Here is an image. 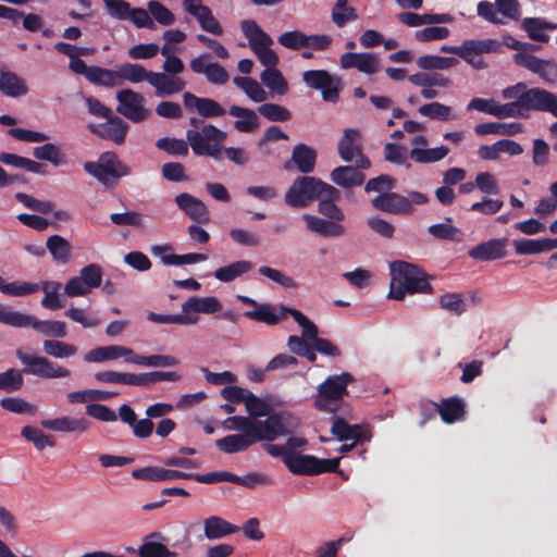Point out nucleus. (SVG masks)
<instances>
[{"instance_id": "1", "label": "nucleus", "mask_w": 557, "mask_h": 557, "mask_svg": "<svg viewBox=\"0 0 557 557\" xmlns=\"http://www.w3.org/2000/svg\"><path fill=\"white\" fill-rule=\"evenodd\" d=\"M222 425L228 431L240 433L259 434L262 432H275L281 434H289L299 426L297 417L289 412L272 413L264 420L251 419L244 416H232L226 418Z\"/></svg>"}, {"instance_id": "2", "label": "nucleus", "mask_w": 557, "mask_h": 557, "mask_svg": "<svg viewBox=\"0 0 557 557\" xmlns=\"http://www.w3.org/2000/svg\"><path fill=\"white\" fill-rule=\"evenodd\" d=\"M389 298L401 300L406 294L432 292L425 274L414 264L393 261L389 263Z\"/></svg>"}, {"instance_id": "3", "label": "nucleus", "mask_w": 557, "mask_h": 557, "mask_svg": "<svg viewBox=\"0 0 557 557\" xmlns=\"http://www.w3.org/2000/svg\"><path fill=\"white\" fill-rule=\"evenodd\" d=\"M502 97L507 100L517 99L523 112H549L557 117V95L540 87L528 88L519 82L502 90Z\"/></svg>"}, {"instance_id": "4", "label": "nucleus", "mask_w": 557, "mask_h": 557, "mask_svg": "<svg viewBox=\"0 0 557 557\" xmlns=\"http://www.w3.org/2000/svg\"><path fill=\"white\" fill-rule=\"evenodd\" d=\"M336 188L313 176L294 181L285 195V202L292 208H305L321 197H335Z\"/></svg>"}, {"instance_id": "5", "label": "nucleus", "mask_w": 557, "mask_h": 557, "mask_svg": "<svg viewBox=\"0 0 557 557\" xmlns=\"http://www.w3.org/2000/svg\"><path fill=\"white\" fill-rule=\"evenodd\" d=\"M227 134L212 124H205L199 131L188 129L186 132L187 141L197 156H208L216 160L221 158L222 143L225 141Z\"/></svg>"}, {"instance_id": "6", "label": "nucleus", "mask_w": 557, "mask_h": 557, "mask_svg": "<svg viewBox=\"0 0 557 557\" xmlns=\"http://www.w3.org/2000/svg\"><path fill=\"white\" fill-rule=\"evenodd\" d=\"M240 28L259 62L264 65L265 69L276 67L280 60L277 54L271 49V46L274 44L271 36L253 20L242 21Z\"/></svg>"}, {"instance_id": "7", "label": "nucleus", "mask_w": 557, "mask_h": 557, "mask_svg": "<svg viewBox=\"0 0 557 557\" xmlns=\"http://www.w3.org/2000/svg\"><path fill=\"white\" fill-rule=\"evenodd\" d=\"M351 381L352 376L347 372L329 376L318 386L315 408L326 412L336 411L344 396L347 395V386Z\"/></svg>"}, {"instance_id": "8", "label": "nucleus", "mask_w": 557, "mask_h": 557, "mask_svg": "<svg viewBox=\"0 0 557 557\" xmlns=\"http://www.w3.org/2000/svg\"><path fill=\"white\" fill-rule=\"evenodd\" d=\"M84 170L106 186H111L116 178L132 173L126 164L121 162L114 153L110 152L103 153L98 162H86Z\"/></svg>"}, {"instance_id": "9", "label": "nucleus", "mask_w": 557, "mask_h": 557, "mask_svg": "<svg viewBox=\"0 0 557 557\" xmlns=\"http://www.w3.org/2000/svg\"><path fill=\"white\" fill-rule=\"evenodd\" d=\"M17 359L24 364L23 372L48 380L64 379L71 375V371L47 357L29 355L22 349L16 350Z\"/></svg>"}, {"instance_id": "10", "label": "nucleus", "mask_w": 557, "mask_h": 557, "mask_svg": "<svg viewBox=\"0 0 557 557\" xmlns=\"http://www.w3.org/2000/svg\"><path fill=\"white\" fill-rule=\"evenodd\" d=\"M339 458L320 459L312 455L292 453L285 466L297 475H317L324 472H335L339 466Z\"/></svg>"}, {"instance_id": "11", "label": "nucleus", "mask_w": 557, "mask_h": 557, "mask_svg": "<svg viewBox=\"0 0 557 557\" xmlns=\"http://www.w3.org/2000/svg\"><path fill=\"white\" fill-rule=\"evenodd\" d=\"M116 112L133 123H140L151 116L146 108V98L140 92L125 88L116 92Z\"/></svg>"}, {"instance_id": "12", "label": "nucleus", "mask_w": 557, "mask_h": 557, "mask_svg": "<svg viewBox=\"0 0 557 557\" xmlns=\"http://www.w3.org/2000/svg\"><path fill=\"white\" fill-rule=\"evenodd\" d=\"M108 14L117 21H129L137 28L153 29L148 9L132 8L125 0H102Z\"/></svg>"}, {"instance_id": "13", "label": "nucleus", "mask_w": 557, "mask_h": 557, "mask_svg": "<svg viewBox=\"0 0 557 557\" xmlns=\"http://www.w3.org/2000/svg\"><path fill=\"white\" fill-rule=\"evenodd\" d=\"M285 434L275 432L253 433H236L230 434L215 441V446L225 454H236L246 451L249 447L258 442H274Z\"/></svg>"}, {"instance_id": "14", "label": "nucleus", "mask_w": 557, "mask_h": 557, "mask_svg": "<svg viewBox=\"0 0 557 557\" xmlns=\"http://www.w3.org/2000/svg\"><path fill=\"white\" fill-rule=\"evenodd\" d=\"M302 81L308 87L320 90L324 101L333 103L338 101L342 86L338 76L325 70H309L302 74Z\"/></svg>"}, {"instance_id": "15", "label": "nucleus", "mask_w": 557, "mask_h": 557, "mask_svg": "<svg viewBox=\"0 0 557 557\" xmlns=\"http://www.w3.org/2000/svg\"><path fill=\"white\" fill-rule=\"evenodd\" d=\"M502 44L496 39H471L460 45V58L476 70L486 67L481 55L485 53H498Z\"/></svg>"}, {"instance_id": "16", "label": "nucleus", "mask_w": 557, "mask_h": 557, "mask_svg": "<svg viewBox=\"0 0 557 557\" xmlns=\"http://www.w3.org/2000/svg\"><path fill=\"white\" fill-rule=\"evenodd\" d=\"M517 65L536 74L544 83L557 82V62L553 59H541L529 52H519L513 55Z\"/></svg>"}, {"instance_id": "17", "label": "nucleus", "mask_w": 557, "mask_h": 557, "mask_svg": "<svg viewBox=\"0 0 557 557\" xmlns=\"http://www.w3.org/2000/svg\"><path fill=\"white\" fill-rule=\"evenodd\" d=\"M88 129L98 137L111 140L116 145L125 141L128 132V124L113 113L103 123H89Z\"/></svg>"}, {"instance_id": "18", "label": "nucleus", "mask_w": 557, "mask_h": 557, "mask_svg": "<svg viewBox=\"0 0 557 557\" xmlns=\"http://www.w3.org/2000/svg\"><path fill=\"white\" fill-rule=\"evenodd\" d=\"M209 53H202L194 58L190 63V70L196 74H202L207 81L213 85H224L228 82L227 71L218 62L210 61Z\"/></svg>"}, {"instance_id": "19", "label": "nucleus", "mask_w": 557, "mask_h": 557, "mask_svg": "<svg viewBox=\"0 0 557 557\" xmlns=\"http://www.w3.org/2000/svg\"><path fill=\"white\" fill-rule=\"evenodd\" d=\"M344 70L356 69L366 75H374L380 71V58L373 52H346L339 58Z\"/></svg>"}, {"instance_id": "20", "label": "nucleus", "mask_w": 557, "mask_h": 557, "mask_svg": "<svg viewBox=\"0 0 557 557\" xmlns=\"http://www.w3.org/2000/svg\"><path fill=\"white\" fill-rule=\"evenodd\" d=\"M15 327H32L40 334L63 338L66 336V323L63 321L38 320L35 315L20 312Z\"/></svg>"}, {"instance_id": "21", "label": "nucleus", "mask_w": 557, "mask_h": 557, "mask_svg": "<svg viewBox=\"0 0 557 557\" xmlns=\"http://www.w3.org/2000/svg\"><path fill=\"white\" fill-rule=\"evenodd\" d=\"M371 203L377 210L397 215L410 214L413 211L409 199L396 193H382Z\"/></svg>"}, {"instance_id": "22", "label": "nucleus", "mask_w": 557, "mask_h": 557, "mask_svg": "<svg viewBox=\"0 0 557 557\" xmlns=\"http://www.w3.org/2000/svg\"><path fill=\"white\" fill-rule=\"evenodd\" d=\"M176 206L193 221L206 224L210 221L206 203L188 193L175 197Z\"/></svg>"}, {"instance_id": "23", "label": "nucleus", "mask_w": 557, "mask_h": 557, "mask_svg": "<svg viewBox=\"0 0 557 557\" xmlns=\"http://www.w3.org/2000/svg\"><path fill=\"white\" fill-rule=\"evenodd\" d=\"M222 309L221 301L214 296L196 297L191 296L182 304L183 314L195 319V324L199 318L197 313L213 314Z\"/></svg>"}, {"instance_id": "24", "label": "nucleus", "mask_w": 557, "mask_h": 557, "mask_svg": "<svg viewBox=\"0 0 557 557\" xmlns=\"http://www.w3.org/2000/svg\"><path fill=\"white\" fill-rule=\"evenodd\" d=\"M292 308L283 305H272L262 302L257 309L246 311L245 315L253 321L262 322L268 325H275L290 314Z\"/></svg>"}, {"instance_id": "25", "label": "nucleus", "mask_w": 557, "mask_h": 557, "mask_svg": "<svg viewBox=\"0 0 557 557\" xmlns=\"http://www.w3.org/2000/svg\"><path fill=\"white\" fill-rule=\"evenodd\" d=\"M183 101L187 110L195 109L205 119L219 117L226 113V110L218 101L211 98H200L188 91L183 95Z\"/></svg>"}, {"instance_id": "26", "label": "nucleus", "mask_w": 557, "mask_h": 557, "mask_svg": "<svg viewBox=\"0 0 557 557\" xmlns=\"http://www.w3.org/2000/svg\"><path fill=\"white\" fill-rule=\"evenodd\" d=\"M150 84L158 97H168L180 94L186 88V81L181 76L166 74L163 72H153L150 75Z\"/></svg>"}, {"instance_id": "27", "label": "nucleus", "mask_w": 557, "mask_h": 557, "mask_svg": "<svg viewBox=\"0 0 557 557\" xmlns=\"http://www.w3.org/2000/svg\"><path fill=\"white\" fill-rule=\"evenodd\" d=\"M132 476L137 480L162 482L171 480H188L194 478V473L182 472L178 470L164 469L160 467H145L132 471Z\"/></svg>"}, {"instance_id": "28", "label": "nucleus", "mask_w": 557, "mask_h": 557, "mask_svg": "<svg viewBox=\"0 0 557 557\" xmlns=\"http://www.w3.org/2000/svg\"><path fill=\"white\" fill-rule=\"evenodd\" d=\"M189 15L195 17L202 30L212 35L220 36L223 34V27L215 18L210 8L202 3V0L196 4H191L186 11Z\"/></svg>"}, {"instance_id": "29", "label": "nucleus", "mask_w": 557, "mask_h": 557, "mask_svg": "<svg viewBox=\"0 0 557 557\" xmlns=\"http://www.w3.org/2000/svg\"><path fill=\"white\" fill-rule=\"evenodd\" d=\"M360 150H362L361 132L358 128H345L337 144V151L342 160L351 162Z\"/></svg>"}, {"instance_id": "30", "label": "nucleus", "mask_w": 557, "mask_h": 557, "mask_svg": "<svg viewBox=\"0 0 557 557\" xmlns=\"http://www.w3.org/2000/svg\"><path fill=\"white\" fill-rule=\"evenodd\" d=\"M400 23L409 27H419L422 25L448 24L454 22V16L449 13H424L401 12L397 15Z\"/></svg>"}, {"instance_id": "31", "label": "nucleus", "mask_w": 557, "mask_h": 557, "mask_svg": "<svg viewBox=\"0 0 557 557\" xmlns=\"http://www.w3.org/2000/svg\"><path fill=\"white\" fill-rule=\"evenodd\" d=\"M164 541L165 537L161 533H150L138 547L137 555L139 557H177V553L170 550Z\"/></svg>"}, {"instance_id": "32", "label": "nucleus", "mask_w": 557, "mask_h": 557, "mask_svg": "<svg viewBox=\"0 0 557 557\" xmlns=\"http://www.w3.org/2000/svg\"><path fill=\"white\" fill-rule=\"evenodd\" d=\"M506 256V239H490L473 247L469 251V257L480 261H491L504 258Z\"/></svg>"}, {"instance_id": "33", "label": "nucleus", "mask_w": 557, "mask_h": 557, "mask_svg": "<svg viewBox=\"0 0 557 557\" xmlns=\"http://www.w3.org/2000/svg\"><path fill=\"white\" fill-rule=\"evenodd\" d=\"M302 220L307 230L324 237H341L346 233L344 225L331 220H324L308 213L302 215Z\"/></svg>"}, {"instance_id": "34", "label": "nucleus", "mask_w": 557, "mask_h": 557, "mask_svg": "<svg viewBox=\"0 0 557 557\" xmlns=\"http://www.w3.org/2000/svg\"><path fill=\"white\" fill-rule=\"evenodd\" d=\"M41 425L54 432L83 433L88 430L90 423L85 418L63 416L55 419L42 420Z\"/></svg>"}, {"instance_id": "35", "label": "nucleus", "mask_w": 557, "mask_h": 557, "mask_svg": "<svg viewBox=\"0 0 557 557\" xmlns=\"http://www.w3.org/2000/svg\"><path fill=\"white\" fill-rule=\"evenodd\" d=\"M228 114L236 117L234 128L239 133H255L260 127V119L251 109L233 104L228 109Z\"/></svg>"}, {"instance_id": "36", "label": "nucleus", "mask_w": 557, "mask_h": 557, "mask_svg": "<svg viewBox=\"0 0 557 557\" xmlns=\"http://www.w3.org/2000/svg\"><path fill=\"white\" fill-rule=\"evenodd\" d=\"M331 432L341 442L354 441V442H369L371 436L368 431L358 424H348L342 419H335Z\"/></svg>"}, {"instance_id": "37", "label": "nucleus", "mask_w": 557, "mask_h": 557, "mask_svg": "<svg viewBox=\"0 0 557 557\" xmlns=\"http://www.w3.org/2000/svg\"><path fill=\"white\" fill-rule=\"evenodd\" d=\"M239 527L232 524L219 516H210L203 520V534L207 540H220L227 535L234 534Z\"/></svg>"}, {"instance_id": "38", "label": "nucleus", "mask_w": 557, "mask_h": 557, "mask_svg": "<svg viewBox=\"0 0 557 557\" xmlns=\"http://www.w3.org/2000/svg\"><path fill=\"white\" fill-rule=\"evenodd\" d=\"M0 91L7 97L18 98L28 92V87L16 73L0 70Z\"/></svg>"}, {"instance_id": "39", "label": "nucleus", "mask_w": 557, "mask_h": 557, "mask_svg": "<svg viewBox=\"0 0 557 557\" xmlns=\"http://www.w3.org/2000/svg\"><path fill=\"white\" fill-rule=\"evenodd\" d=\"M521 27L531 40L546 44L549 40V35L545 30L556 29L557 24L542 17H525L521 22Z\"/></svg>"}, {"instance_id": "40", "label": "nucleus", "mask_w": 557, "mask_h": 557, "mask_svg": "<svg viewBox=\"0 0 557 557\" xmlns=\"http://www.w3.org/2000/svg\"><path fill=\"white\" fill-rule=\"evenodd\" d=\"M119 71V81L120 86L124 82H128L131 84H140L143 82H147L150 84L152 71L147 70L144 65L139 63H122L117 65Z\"/></svg>"}, {"instance_id": "41", "label": "nucleus", "mask_w": 557, "mask_h": 557, "mask_svg": "<svg viewBox=\"0 0 557 557\" xmlns=\"http://www.w3.org/2000/svg\"><path fill=\"white\" fill-rule=\"evenodd\" d=\"M253 264L249 260H238L230 264L218 268L214 271V277L222 283H230L250 272Z\"/></svg>"}, {"instance_id": "42", "label": "nucleus", "mask_w": 557, "mask_h": 557, "mask_svg": "<svg viewBox=\"0 0 557 557\" xmlns=\"http://www.w3.org/2000/svg\"><path fill=\"white\" fill-rule=\"evenodd\" d=\"M330 176L333 183L344 188L360 186L364 181V175L349 165L335 168Z\"/></svg>"}, {"instance_id": "43", "label": "nucleus", "mask_w": 557, "mask_h": 557, "mask_svg": "<svg viewBox=\"0 0 557 557\" xmlns=\"http://www.w3.org/2000/svg\"><path fill=\"white\" fill-rule=\"evenodd\" d=\"M21 17H23V27L28 32H37L44 24L42 18L38 14L29 13L24 15L23 12L14 8L0 4V18L16 22Z\"/></svg>"}, {"instance_id": "44", "label": "nucleus", "mask_w": 557, "mask_h": 557, "mask_svg": "<svg viewBox=\"0 0 557 557\" xmlns=\"http://www.w3.org/2000/svg\"><path fill=\"white\" fill-rule=\"evenodd\" d=\"M418 111L422 116L435 121L448 122L459 119V114L451 107L437 101L423 104Z\"/></svg>"}, {"instance_id": "45", "label": "nucleus", "mask_w": 557, "mask_h": 557, "mask_svg": "<svg viewBox=\"0 0 557 557\" xmlns=\"http://www.w3.org/2000/svg\"><path fill=\"white\" fill-rule=\"evenodd\" d=\"M61 288L62 285L57 281H44L40 289L44 292L45 296L41 299L40 304L44 308L49 310H59L64 307L65 301L61 297Z\"/></svg>"}, {"instance_id": "46", "label": "nucleus", "mask_w": 557, "mask_h": 557, "mask_svg": "<svg viewBox=\"0 0 557 557\" xmlns=\"http://www.w3.org/2000/svg\"><path fill=\"white\" fill-rule=\"evenodd\" d=\"M88 81L91 84L103 86L107 88H114L120 86L117 66L114 70L104 69L100 66H90Z\"/></svg>"}, {"instance_id": "47", "label": "nucleus", "mask_w": 557, "mask_h": 557, "mask_svg": "<svg viewBox=\"0 0 557 557\" xmlns=\"http://www.w3.org/2000/svg\"><path fill=\"white\" fill-rule=\"evenodd\" d=\"M315 151L304 144H298L293 149L292 159L301 173H310L315 164Z\"/></svg>"}, {"instance_id": "48", "label": "nucleus", "mask_w": 557, "mask_h": 557, "mask_svg": "<svg viewBox=\"0 0 557 557\" xmlns=\"http://www.w3.org/2000/svg\"><path fill=\"white\" fill-rule=\"evenodd\" d=\"M233 83L255 102H263L268 98L267 91L256 79L251 77L236 76L233 78Z\"/></svg>"}, {"instance_id": "49", "label": "nucleus", "mask_w": 557, "mask_h": 557, "mask_svg": "<svg viewBox=\"0 0 557 557\" xmlns=\"http://www.w3.org/2000/svg\"><path fill=\"white\" fill-rule=\"evenodd\" d=\"M449 153L447 146H438L435 148L413 147L410 150V158L417 163H434L443 160Z\"/></svg>"}, {"instance_id": "50", "label": "nucleus", "mask_w": 557, "mask_h": 557, "mask_svg": "<svg viewBox=\"0 0 557 557\" xmlns=\"http://www.w3.org/2000/svg\"><path fill=\"white\" fill-rule=\"evenodd\" d=\"M260 79L267 88L276 95L283 96L288 91V84L276 67L265 69L260 74Z\"/></svg>"}, {"instance_id": "51", "label": "nucleus", "mask_w": 557, "mask_h": 557, "mask_svg": "<svg viewBox=\"0 0 557 557\" xmlns=\"http://www.w3.org/2000/svg\"><path fill=\"white\" fill-rule=\"evenodd\" d=\"M42 348L46 355L55 359L71 358L78 351L75 345L57 339H45Z\"/></svg>"}, {"instance_id": "52", "label": "nucleus", "mask_w": 557, "mask_h": 557, "mask_svg": "<svg viewBox=\"0 0 557 557\" xmlns=\"http://www.w3.org/2000/svg\"><path fill=\"white\" fill-rule=\"evenodd\" d=\"M47 249L59 263H67L71 258V244L60 235H52L47 239Z\"/></svg>"}, {"instance_id": "53", "label": "nucleus", "mask_w": 557, "mask_h": 557, "mask_svg": "<svg viewBox=\"0 0 557 557\" xmlns=\"http://www.w3.org/2000/svg\"><path fill=\"white\" fill-rule=\"evenodd\" d=\"M409 82L419 87H450L451 81L441 73L419 72L408 77Z\"/></svg>"}, {"instance_id": "54", "label": "nucleus", "mask_w": 557, "mask_h": 557, "mask_svg": "<svg viewBox=\"0 0 557 557\" xmlns=\"http://www.w3.org/2000/svg\"><path fill=\"white\" fill-rule=\"evenodd\" d=\"M0 290L12 297H23L40 290V285L32 282L14 281L5 283L1 277Z\"/></svg>"}, {"instance_id": "55", "label": "nucleus", "mask_w": 557, "mask_h": 557, "mask_svg": "<svg viewBox=\"0 0 557 557\" xmlns=\"http://www.w3.org/2000/svg\"><path fill=\"white\" fill-rule=\"evenodd\" d=\"M457 64L458 60L453 57L425 54L417 59V65L421 70H448Z\"/></svg>"}, {"instance_id": "56", "label": "nucleus", "mask_w": 557, "mask_h": 557, "mask_svg": "<svg viewBox=\"0 0 557 557\" xmlns=\"http://www.w3.org/2000/svg\"><path fill=\"white\" fill-rule=\"evenodd\" d=\"M147 9L153 24L158 23L161 26H172L175 23V15L173 12L158 0H150L147 2Z\"/></svg>"}, {"instance_id": "57", "label": "nucleus", "mask_w": 557, "mask_h": 557, "mask_svg": "<svg viewBox=\"0 0 557 557\" xmlns=\"http://www.w3.org/2000/svg\"><path fill=\"white\" fill-rule=\"evenodd\" d=\"M116 392H107L100 389H85L71 392L66 395L67 400L71 404H85L96 400H107L113 396H116Z\"/></svg>"}, {"instance_id": "58", "label": "nucleus", "mask_w": 557, "mask_h": 557, "mask_svg": "<svg viewBox=\"0 0 557 557\" xmlns=\"http://www.w3.org/2000/svg\"><path fill=\"white\" fill-rule=\"evenodd\" d=\"M33 154L37 160L49 161L55 166L65 163L64 156L61 149L54 144H44L42 146L35 147Z\"/></svg>"}, {"instance_id": "59", "label": "nucleus", "mask_w": 557, "mask_h": 557, "mask_svg": "<svg viewBox=\"0 0 557 557\" xmlns=\"http://www.w3.org/2000/svg\"><path fill=\"white\" fill-rule=\"evenodd\" d=\"M339 199V191L336 189L335 197H321L318 205V211L332 222H342L345 219L344 212L335 205Z\"/></svg>"}, {"instance_id": "60", "label": "nucleus", "mask_w": 557, "mask_h": 557, "mask_svg": "<svg viewBox=\"0 0 557 557\" xmlns=\"http://www.w3.org/2000/svg\"><path fill=\"white\" fill-rule=\"evenodd\" d=\"M347 0H337L332 9V21L337 27L345 26L348 22L356 21L358 14Z\"/></svg>"}, {"instance_id": "61", "label": "nucleus", "mask_w": 557, "mask_h": 557, "mask_svg": "<svg viewBox=\"0 0 557 557\" xmlns=\"http://www.w3.org/2000/svg\"><path fill=\"white\" fill-rule=\"evenodd\" d=\"M438 411L444 422L453 423L462 417L463 404L459 399L450 398L443 401Z\"/></svg>"}, {"instance_id": "62", "label": "nucleus", "mask_w": 557, "mask_h": 557, "mask_svg": "<svg viewBox=\"0 0 557 557\" xmlns=\"http://www.w3.org/2000/svg\"><path fill=\"white\" fill-rule=\"evenodd\" d=\"M515 252L517 255H537L546 252V238L540 239H516L513 240Z\"/></svg>"}, {"instance_id": "63", "label": "nucleus", "mask_w": 557, "mask_h": 557, "mask_svg": "<svg viewBox=\"0 0 557 557\" xmlns=\"http://www.w3.org/2000/svg\"><path fill=\"white\" fill-rule=\"evenodd\" d=\"M115 359H117V345L96 347L84 355V361L88 363H101Z\"/></svg>"}, {"instance_id": "64", "label": "nucleus", "mask_w": 557, "mask_h": 557, "mask_svg": "<svg viewBox=\"0 0 557 557\" xmlns=\"http://www.w3.org/2000/svg\"><path fill=\"white\" fill-rule=\"evenodd\" d=\"M440 306L442 309L460 315L467 310L463 296L459 293H446L440 297Z\"/></svg>"}]
</instances>
